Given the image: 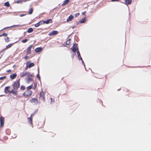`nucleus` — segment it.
Instances as JSON below:
<instances>
[{"instance_id":"58836bf2","label":"nucleus","mask_w":151,"mask_h":151,"mask_svg":"<svg viewBox=\"0 0 151 151\" xmlns=\"http://www.w3.org/2000/svg\"><path fill=\"white\" fill-rule=\"evenodd\" d=\"M28 58V56L27 55H26L24 57V59H27Z\"/></svg>"},{"instance_id":"4be33fe9","label":"nucleus","mask_w":151,"mask_h":151,"mask_svg":"<svg viewBox=\"0 0 151 151\" xmlns=\"http://www.w3.org/2000/svg\"><path fill=\"white\" fill-rule=\"evenodd\" d=\"M10 87L9 86H7L5 88V92L6 93H7V91L8 90V89Z\"/></svg>"},{"instance_id":"9d476101","label":"nucleus","mask_w":151,"mask_h":151,"mask_svg":"<svg viewBox=\"0 0 151 151\" xmlns=\"http://www.w3.org/2000/svg\"><path fill=\"white\" fill-rule=\"evenodd\" d=\"M42 24L45 23L46 24H48L50 23H51L52 22V21L51 19H50L46 21H42Z\"/></svg>"},{"instance_id":"c9c22d12","label":"nucleus","mask_w":151,"mask_h":151,"mask_svg":"<svg viewBox=\"0 0 151 151\" xmlns=\"http://www.w3.org/2000/svg\"><path fill=\"white\" fill-rule=\"evenodd\" d=\"M79 14L78 13H76L75 14V17H78V16H79Z\"/></svg>"},{"instance_id":"f704fd0d","label":"nucleus","mask_w":151,"mask_h":151,"mask_svg":"<svg viewBox=\"0 0 151 151\" xmlns=\"http://www.w3.org/2000/svg\"><path fill=\"white\" fill-rule=\"evenodd\" d=\"M22 90H24L25 89L24 86H22L20 88Z\"/></svg>"},{"instance_id":"6ab92c4d","label":"nucleus","mask_w":151,"mask_h":151,"mask_svg":"<svg viewBox=\"0 0 151 151\" xmlns=\"http://www.w3.org/2000/svg\"><path fill=\"white\" fill-rule=\"evenodd\" d=\"M69 2V0H65L64 1V3L63 4L62 6H64L67 4Z\"/></svg>"},{"instance_id":"2eb2a0df","label":"nucleus","mask_w":151,"mask_h":151,"mask_svg":"<svg viewBox=\"0 0 151 151\" xmlns=\"http://www.w3.org/2000/svg\"><path fill=\"white\" fill-rule=\"evenodd\" d=\"M33 115V114H31V116L29 118H28V120L29 121V123H30L31 124H32V116Z\"/></svg>"},{"instance_id":"39448f33","label":"nucleus","mask_w":151,"mask_h":151,"mask_svg":"<svg viewBox=\"0 0 151 151\" xmlns=\"http://www.w3.org/2000/svg\"><path fill=\"white\" fill-rule=\"evenodd\" d=\"M29 75V72L27 71L25 73H20V77H24L26 76H28Z\"/></svg>"},{"instance_id":"c756f323","label":"nucleus","mask_w":151,"mask_h":151,"mask_svg":"<svg viewBox=\"0 0 151 151\" xmlns=\"http://www.w3.org/2000/svg\"><path fill=\"white\" fill-rule=\"evenodd\" d=\"M70 40H69L66 42V44L67 45H68L70 43Z\"/></svg>"},{"instance_id":"4468645a","label":"nucleus","mask_w":151,"mask_h":151,"mask_svg":"<svg viewBox=\"0 0 151 151\" xmlns=\"http://www.w3.org/2000/svg\"><path fill=\"white\" fill-rule=\"evenodd\" d=\"M17 76V74L15 73H14L10 76V78L13 79L16 78Z\"/></svg>"},{"instance_id":"4c0bfd02","label":"nucleus","mask_w":151,"mask_h":151,"mask_svg":"<svg viewBox=\"0 0 151 151\" xmlns=\"http://www.w3.org/2000/svg\"><path fill=\"white\" fill-rule=\"evenodd\" d=\"M15 26H16V27H19L20 26V25H13L12 26H11V27H15Z\"/></svg>"},{"instance_id":"423d86ee","label":"nucleus","mask_w":151,"mask_h":151,"mask_svg":"<svg viewBox=\"0 0 151 151\" xmlns=\"http://www.w3.org/2000/svg\"><path fill=\"white\" fill-rule=\"evenodd\" d=\"M26 64V65H27V67H29V68H30L31 67L34 66V63H29V62H27Z\"/></svg>"},{"instance_id":"ddd939ff","label":"nucleus","mask_w":151,"mask_h":151,"mask_svg":"<svg viewBox=\"0 0 151 151\" xmlns=\"http://www.w3.org/2000/svg\"><path fill=\"white\" fill-rule=\"evenodd\" d=\"M132 3V0H125L124 4L127 5L130 4Z\"/></svg>"},{"instance_id":"7ed1b4c3","label":"nucleus","mask_w":151,"mask_h":151,"mask_svg":"<svg viewBox=\"0 0 151 151\" xmlns=\"http://www.w3.org/2000/svg\"><path fill=\"white\" fill-rule=\"evenodd\" d=\"M72 50L74 52H75L76 51H77L78 50V48L77 47L76 44H74L71 48Z\"/></svg>"},{"instance_id":"a211bd4d","label":"nucleus","mask_w":151,"mask_h":151,"mask_svg":"<svg viewBox=\"0 0 151 151\" xmlns=\"http://www.w3.org/2000/svg\"><path fill=\"white\" fill-rule=\"evenodd\" d=\"M13 44V43L10 44L6 46V48L5 49V50L7 49H8V48L11 47L12 46Z\"/></svg>"},{"instance_id":"2f4dec72","label":"nucleus","mask_w":151,"mask_h":151,"mask_svg":"<svg viewBox=\"0 0 151 151\" xmlns=\"http://www.w3.org/2000/svg\"><path fill=\"white\" fill-rule=\"evenodd\" d=\"M77 55H78V57L79 56H81L80 53V52H79L78 50L77 51Z\"/></svg>"},{"instance_id":"72a5a7b5","label":"nucleus","mask_w":151,"mask_h":151,"mask_svg":"<svg viewBox=\"0 0 151 151\" xmlns=\"http://www.w3.org/2000/svg\"><path fill=\"white\" fill-rule=\"evenodd\" d=\"M37 77L39 79H40V77L39 75V73H38V74L37 75Z\"/></svg>"},{"instance_id":"5701e85b","label":"nucleus","mask_w":151,"mask_h":151,"mask_svg":"<svg viewBox=\"0 0 151 151\" xmlns=\"http://www.w3.org/2000/svg\"><path fill=\"white\" fill-rule=\"evenodd\" d=\"M4 5L7 7H9V4L8 2H7L4 3Z\"/></svg>"},{"instance_id":"ea45409f","label":"nucleus","mask_w":151,"mask_h":151,"mask_svg":"<svg viewBox=\"0 0 151 151\" xmlns=\"http://www.w3.org/2000/svg\"><path fill=\"white\" fill-rule=\"evenodd\" d=\"M21 1L20 0H18L16 1V2L17 3H19Z\"/></svg>"},{"instance_id":"f3484780","label":"nucleus","mask_w":151,"mask_h":151,"mask_svg":"<svg viewBox=\"0 0 151 151\" xmlns=\"http://www.w3.org/2000/svg\"><path fill=\"white\" fill-rule=\"evenodd\" d=\"M42 24V22H40L38 23H36L35 24V27H37L39 26L40 25Z\"/></svg>"},{"instance_id":"bb28decb","label":"nucleus","mask_w":151,"mask_h":151,"mask_svg":"<svg viewBox=\"0 0 151 151\" xmlns=\"http://www.w3.org/2000/svg\"><path fill=\"white\" fill-rule=\"evenodd\" d=\"M78 59H79V60H81V61H82V63H83V65H85V64H84V62H83V60H82V58H81V56H79V57H78Z\"/></svg>"},{"instance_id":"1a4fd4ad","label":"nucleus","mask_w":151,"mask_h":151,"mask_svg":"<svg viewBox=\"0 0 151 151\" xmlns=\"http://www.w3.org/2000/svg\"><path fill=\"white\" fill-rule=\"evenodd\" d=\"M58 32L57 31H53L52 32H50L49 34V36H52L53 35H57L58 33Z\"/></svg>"},{"instance_id":"a878e982","label":"nucleus","mask_w":151,"mask_h":151,"mask_svg":"<svg viewBox=\"0 0 151 151\" xmlns=\"http://www.w3.org/2000/svg\"><path fill=\"white\" fill-rule=\"evenodd\" d=\"M7 33H3V34H2V35H0V37L3 36H7Z\"/></svg>"},{"instance_id":"9b49d317","label":"nucleus","mask_w":151,"mask_h":151,"mask_svg":"<svg viewBox=\"0 0 151 151\" xmlns=\"http://www.w3.org/2000/svg\"><path fill=\"white\" fill-rule=\"evenodd\" d=\"M74 17L72 15H70L67 20V22H68L71 21L73 18Z\"/></svg>"},{"instance_id":"aec40b11","label":"nucleus","mask_w":151,"mask_h":151,"mask_svg":"<svg viewBox=\"0 0 151 151\" xmlns=\"http://www.w3.org/2000/svg\"><path fill=\"white\" fill-rule=\"evenodd\" d=\"M33 30L32 28H30L28 29L27 32L28 33H31L33 31Z\"/></svg>"},{"instance_id":"6e6552de","label":"nucleus","mask_w":151,"mask_h":151,"mask_svg":"<svg viewBox=\"0 0 151 151\" xmlns=\"http://www.w3.org/2000/svg\"><path fill=\"white\" fill-rule=\"evenodd\" d=\"M0 122L1 127H3L4 124V118L2 116L0 117Z\"/></svg>"},{"instance_id":"c85d7f7f","label":"nucleus","mask_w":151,"mask_h":151,"mask_svg":"<svg viewBox=\"0 0 151 151\" xmlns=\"http://www.w3.org/2000/svg\"><path fill=\"white\" fill-rule=\"evenodd\" d=\"M43 94L44 93H40V96L41 97H43V99H44V95H43Z\"/></svg>"},{"instance_id":"20e7f679","label":"nucleus","mask_w":151,"mask_h":151,"mask_svg":"<svg viewBox=\"0 0 151 151\" xmlns=\"http://www.w3.org/2000/svg\"><path fill=\"white\" fill-rule=\"evenodd\" d=\"M31 103L33 104L34 105H36L38 103V101L36 99L33 98L30 100Z\"/></svg>"},{"instance_id":"a18cd8bd","label":"nucleus","mask_w":151,"mask_h":151,"mask_svg":"<svg viewBox=\"0 0 151 151\" xmlns=\"http://www.w3.org/2000/svg\"><path fill=\"white\" fill-rule=\"evenodd\" d=\"M29 68V67H27H27H26V68L25 69V70H27V68Z\"/></svg>"},{"instance_id":"f8f14e48","label":"nucleus","mask_w":151,"mask_h":151,"mask_svg":"<svg viewBox=\"0 0 151 151\" xmlns=\"http://www.w3.org/2000/svg\"><path fill=\"white\" fill-rule=\"evenodd\" d=\"M32 47L33 45H31L27 48V54H29L30 53V51H31V48Z\"/></svg>"},{"instance_id":"79ce46f5","label":"nucleus","mask_w":151,"mask_h":151,"mask_svg":"<svg viewBox=\"0 0 151 151\" xmlns=\"http://www.w3.org/2000/svg\"><path fill=\"white\" fill-rule=\"evenodd\" d=\"M11 70H8L6 71V72H10Z\"/></svg>"},{"instance_id":"b1692460","label":"nucleus","mask_w":151,"mask_h":151,"mask_svg":"<svg viewBox=\"0 0 151 151\" xmlns=\"http://www.w3.org/2000/svg\"><path fill=\"white\" fill-rule=\"evenodd\" d=\"M86 21V19L85 18H83L82 19V20H81V21H80V23H84Z\"/></svg>"},{"instance_id":"f03ea898","label":"nucleus","mask_w":151,"mask_h":151,"mask_svg":"<svg viewBox=\"0 0 151 151\" xmlns=\"http://www.w3.org/2000/svg\"><path fill=\"white\" fill-rule=\"evenodd\" d=\"M19 81L20 79H19L17 82H15L14 85V89H17L19 86Z\"/></svg>"},{"instance_id":"7c9ffc66","label":"nucleus","mask_w":151,"mask_h":151,"mask_svg":"<svg viewBox=\"0 0 151 151\" xmlns=\"http://www.w3.org/2000/svg\"><path fill=\"white\" fill-rule=\"evenodd\" d=\"M5 41L6 42H8L9 41V38L7 37L6 39H5Z\"/></svg>"},{"instance_id":"a19ab883","label":"nucleus","mask_w":151,"mask_h":151,"mask_svg":"<svg viewBox=\"0 0 151 151\" xmlns=\"http://www.w3.org/2000/svg\"><path fill=\"white\" fill-rule=\"evenodd\" d=\"M25 14H21L20 15V16L21 17H22L23 16H25Z\"/></svg>"},{"instance_id":"c03bdc74","label":"nucleus","mask_w":151,"mask_h":151,"mask_svg":"<svg viewBox=\"0 0 151 151\" xmlns=\"http://www.w3.org/2000/svg\"><path fill=\"white\" fill-rule=\"evenodd\" d=\"M85 13V12H83L82 13V15H84Z\"/></svg>"},{"instance_id":"f257e3e1","label":"nucleus","mask_w":151,"mask_h":151,"mask_svg":"<svg viewBox=\"0 0 151 151\" xmlns=\"http://www.w3.org/2000/svg\"><path fill=\"white\" fill-rule=\"evenodd\" d=\"M32 93L31 91L30 90H27L26 91L23 93L24 96L25 97H27L30 96Z\"/></svg>"},{"instance_id":"de8ad7c7","label":"nucleus","mask_w":151,"mask_h":151,"mask_svg":"<svg viewBox=\"0 0 151 151\" xmlns=\"http://www.w3.org/2000/svg\"><path fill=\"white\" fill-rule=\"evenodd\" d=\"M36 86V84H35V86Z\"/></svg>"},{"instance_id":"dca6fc26","label":"nucleus","mask_w":151,"mask_h":151,"mask_svg":"<svg viewBox=\"0 0 151 151\" xmlns=\"http://www.w3.org/2000/svg\"><path fill=\"white\" fill-rule=\"evenodd\" d=\"M42 50V48L40 47H38L37 48H36L35 50V51L36 52H39L41 51Z\"/></svg>"},{"instance_id":"37998d69","label":"nucleus","mask_w":151,"mask_h":151,"mask_svg":"<svg viewBox=\"0 0 151 151\" xmlns=\"http://www.w3.org/2000/svg\"><path fill=\"white\" fill-rule=\"evenodd\" d=\"M119 0H111V1H117Z\"/></svg>"},{"instance_id":"cd10ccee","label":"nucleus","mask_w":151,"mask_h":151,"mask_svg":"<svg viewBox=\"0 0 151 151\" xmlns=\"http://www.w3.org/2000/svg\"><path fill=\"white\" fill-rule=\"evenodd\" d=\"M28 41L27 39H25L22 40V42L23 43H25Z\"/></svg>"},{"instance_id":"393cba45","label":"nucleus","mask_w":151,"mask_h":151,"mask_svg":"<svg viewBox=\"0 0 151 151\" xmlns=\"http://www.w3.org/2000/svg\"><path fill=\"white\" fill-rule=\"evenodd\" d=\"M32 86L33 85H31L27 87V90H29L30 89L32 88Z\"/></svg>"},{"instance_id":"0eeeda50","label":"nucleus","mask_w":151,"mask_h":151,"mask_svg":"<svg viewBox=\"0 0 151 151\" xmlns=\"http://www.w3.org/2000/svg\"><path fill=\"white\" fill-rule=\"evenodd\" d=\"M25 80L26 81V83H29L30 82L32 81V79L31 78L29 77V76H28L26 78Z\"/></svg>"},{"instance_id":"473e14b6","label":"nucleus","mask_w":151,"mask_h":151,"mask_svg":"<svg viewBox=\"0 0 151 151\" xmlns=\"http://www.w3.org/2000/svg\"><path fill=\"white\" fill-rule=\"evenodd\" d=\"M6 76L2 77L0 78V80H4L6 78Z\"/></svg>"},{"instance_id":"49530a36","label":"nucleus","mask_w":151,"mask_h":151,"mask_svg":"<svg viewBox=\"0 0 151 151\" xmlns=\"http://www.w3.org/2000/svg\"><path fill=\"white\" fill-rule=\"evenodd\" d=\"M29 76H32V75H31V74L30 75V74H29Z\"/></svg>"},{"instance_id":"412c9836","label":"nucleus","mask_w":151,"mask_h":151,"mask_svg":"<svg viewBox=\"0 0 151 151\" xmlns=\"http://www.w3.org/2000/svg\"><path fill=\"white\" fill-rule=\"evenodd\" d=\"M33 9L32 8H30L29 11V14H31L33 12Z\"/></svg>"},{"instance_id":"09e8293b","label":"nucleus","mask_w":151,"mask_h":151,"mask_svg":"<svg viewBox=\"0 0 151 151\" xmlns=\"http://www.w3.org/2000/svg\"><path fill=\"white\" fill-rule=\"evenodd\" d=\"M38 72L39 71V69H38Z\"/></svg>"},{"instance_id":"e433bc0d","label":"nucleus","mask_w":151,"mask_h":151,"mask_svg":"<svg viewBox=\"0 0 151 151\" xmlns=\"http://www.w3.org/2000/svg\"><path fill=\"white\" fill-rule=\"evenodd\" d=\"M50 100L52 102H53L54 101V100L52 98H51Z\"/></svg>"}]
</instances>
